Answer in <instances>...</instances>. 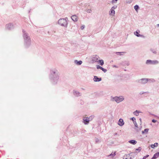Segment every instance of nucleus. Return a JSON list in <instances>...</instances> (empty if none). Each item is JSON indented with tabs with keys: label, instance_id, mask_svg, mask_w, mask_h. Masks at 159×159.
<instances>
[{
	"label": "nucleus",
	"instance_id": "49530a36",
	"mask_svg": "<svg viewBox=\"0 0 159 159\" xmlns=\"http://www.w3.org/2000/svg\"><path fill=\"white\" fill-rule=\"evenodd\" d=\"M134 153H136V152H134Z\"/></svg>",
	"mask_w": 159,
	"mask_h": 159
},
{
	"label": "nucleus",
	"instance_id": "1a4fd4ad",
	"mask_svg": "<svg viewBox=\"0 0 159 159\" xmlns=\"http://www.w3.org/2000/svg\"><path fill=\"white\" fill-rule=\"evenodd\" d=\"M73 94L74 96L76 97H79L81 96V93L79 91L75 90H74L73 91Z\"/></svg>",
	"mask_w": 159,
	"mask_h": 159
},
{
	"label": "nucleus",
	"instance_id": "5701e85b",
	"mask_svg": "<svg viewBox=\"0 0 159 159\" xmlns=\"http://www.w3.org/2000/svg\"><path fill=\"white\" fill-rule=\"evenodd\" d=\"M140 112V111H138V110H136V111L134 112L133 114L136 116H138L139 115V113Z\"/></svg>",
	"mask_w": 159,
	"mask_h": 159
},
{
	"label": "nucleus",
	"instance_id": "c03bdc74",
	"mask_svg": "<svg viewBox=\"0 0 159 159\" xmlns=\"http://www.w3.org/2000/svg\"><path fill=\"white\" fill-rule=\"evenodd\" d=\"M127 66H128V65H129V63H127Z\"/></svg>",
	"mask_w": 159,
	"mask_h": 159
},
{
	"label": "nucleus",
	"instance_id": "20e7f679",
	"mask_svg": "<svg viewBox=\"0 0 159 159\" xmlns=\"http://www.w3.org/2000/svg\"><path fill=\"white\" fill-rule=\"evenodd\" d=\"M67 18L60 19L58 21V24L61 26L66 27L67 26L68 23L66 19Z\"/></svg>",
	"mask_w": 159,
	"mask_h": 159
},
{
	"label": "nucleus",
	"instance_id": "473e14b6",
	"mask_svg": "<svg viewBox=\"0 0 159 159\" xmlns=\"http://www.w3.org/2000/svg\"><path fill=\"white\" fill-rule=\"evenodd\" d=\"M99 139L98 138H96L95 139V142L96 143H97L99 142Z\"/></svg>",
	"mask_w": 159,
	"mask_h": 159
},
{
	"label": "nucleus",
	"instance_id": "79ce46f5",
	"mask_svg": "<svg viewBox=\"0 0 159 159\" xmlns=\"http://www.w3.org/2000/svg\"><path fill=\"white\" fill-rule=\"evenodd\" d=\"M157 27H159V24H157Z\"/></svg>",
	"mask_w": 159,
	"mask_h": 159
},
{
	"label": "nucleus",
	"instance_id": "f3484780",
	"mask_svg": "<svg viewBox=\"0 0 159 159\" xmlns=\"http://www.w3.org/2000/svg\"><path fill=\"white\" fill-rule=\"evenodd\" d=\"M71 19L74 21H77L78 20L77 16L75 15H73L71 16Z\"/></svg>",
	"mask_w": 159,
	"mask_h": 159
},
{
	"label": "nucleus",
	"instance_id": "2eb2a0df",
	"mask_svg": "<svg viewBox=\"0 0 159 159\" xmlns=\"http://www.w3.org/2000/svg\"><path fill=\"white\" fill-rule=\"evenodd\" d=\"M97 69H100L102 70L105 73L107 71V70L106 69H104L102 67L99 66V65L97 66Z\"/></svg>",
	"mask_w": 159,
	"mask_h": 159
},
{
	"label": "nucleus",
	"instance_id": "39448f33",
	"mask_svg": "<svg viewBox=\"0 0 159 159\" xmlns=\"http://www.w3.org/2000/svg\"><path fill=\"white\" fill-rule=\"evenodd\" d=\"M93 116H90L89 117H84L83 118V122L85 125H88L90 121H91L90 119Z\"/></svg>",
	"mask_w": 159,
	"mask_h": 159
},
{
	"label": "nucleus",
	"instance_id": "7c9ffc66",
	"mask_svg": "<svg viewBox=\"0 0 159 159\" xmlns=\"http://www.w3.org/2000/svg\"><path fill=\"white\" fill-rule=\"evenodd\" d=\"M134 125L135 127H138V125L137 124L136 122V121H135V122H134Z\"/></svg>",
	"mask_w": 159,
	"mask_h": 159
},
{
	"label": "nucleus",
	"instance_id": "c85d7f7f",
	"mask_svg": "<svg viewBox=\"0 0 159 159\" xmlns=\"http://www.w3.org/2000/svg\"><path fill=\"white\" fill-rule=\"evenodd\" d=\"M141 150V148L140 147H139L138 148L136 149L135 150L136 151H138L139 152Z\"/></svg>",
	"mask_w": 159,
	"mask_h": 159
},
{
	"label": "nucleus",
	"instance_id": "aec40b11",
	"mask_svg": "<svg viewBox=\"0 0 159 159\" xmlns=\"http://www.w3.org/2000/svg\"><path fill=\"white\" fill-rule=\"evenodd\" d=\"M158 143H155L154 144H152L151 145V147L152 148H154L155 147H157L158 145Z\"/></svg>",
	"mask_w": 159,
	"mask_h": 159
},
{
	"label": "nucleus",
	"instance_id": "423d86ee",
	"mask_svg": "<svg viewBox=\"0 0 159 159\" xmlns=\"http://www.w3.org/2000/svg\"><path fill=\"white\" fill-rule=\"evenodd\" d=\"M117 8L116 5H114L111 8L110 11L109 12V14L112 16H114L115 14V11L114 9Z\"/></svg>",
	"mask_w": 159,
	"mask_h": 159
},
{
	"label": "nucleus",
	"instance_id": "4c0bfd02",
	"mask_svg": "<svg viewBox=\"0 0 159 159\" xmlns=\"http://www.w3.org/2000/svg\"><path fill=\"white\" fill-rule=\"evenodd\" d=\"M153 52V53H154V54H156L157 53V52L156 51H152Z\"/></svg>",
	"mask_w": 159,
	"mask_h": 159
},
{
	"label": "nucleus",
	"instance_id": "6e6552de",
	"mask_svg": "<svg viewBox=\"0 0 159 159\" xmlns=\"http://www.w3.org/2000/svg\"><path fill=\"white\" fill-rule=\"evenodd\" d=\"M148 79L147 78L142 79L138 80V82L142 84H145L148 81Z\"/></svg>",
	"mask_w": 159,
	"mask_h": 159
},
{
	"label": "nucleus",
	"instance_id": "f8f14e48",
	"mask_svg": "<svg viewBox=\"0 0 159 159\" xmlns=\"http://www.w3.org/2000/svg\"><path fill=\"white\" fill-rule=\"evenodd\" d=\"M140 32V31L139 30H137V31L134 32V34L137 37H144V36L142 35H141L139 34V33Z\"/></svg>",
	"mask_w": 159,
	"mask_h": 159
},
{
	"label": "nucleus",
	"instance_id": "ddd939ff",
	"mask_svg": "<svg viewBox=\"0 0 159 159\" xmlns=\"http://www.w3.org/2000/svg\"><path fill=\"white\" fill-rule=\"evenodd\" d=\"M93 80L95 82H99L102 80V78H98V76H94Z\"/></svg>",
	"mask_w": 159,
	"mask_h": 159
},
{
	"label": "nucleus",
	"instance_id": "bb28decb",
	"mask_svg": "<svg viewBox=\"0 0 159 159\" xmlns=\"http://www.w3.org/2000/svg\"><path fill=\"white\" fill-rule=\"evenodd\" d=\"M148 81H150L152 82H154L155 81V80L153 79H148Z\"/></svg>",
	"mask_w": 159,
	"mask_h": 159
},
{
	"label": "nucleus",
	"instance_id": "0eeeda50",
	"mask_svg": "<svg viewBox=\"0 0 159 159\" xmlns=\"http://www.w3.org/2000/svg\"><path fill=\"white\" fill-rule=\"evenodd\" d=\"M147 64H157L159 63V61L157 60L152 61L150 60H147L146 62Z\"/></svg>",
	"mask_w": 159,
	"mask_h": 159
},
{
	"label": "nucleus",
	"instance_id": "9b49d317",
	"mask_svg": "<svg viewBox=\"0 0 159 159\" xmlns=\"http://www.w3.org/2000/svg\"><path fill=\"white\" fill-rule=\"evenodd\" d=\"M99 57L98 56L95 55L93 56L92 58V61L93 62H96L98 61V60Z\"/></svg>",
	"mask_w": 159,
	"mask_h": 159
},
{
	"label": "nucleus",
	"instance_id": "c9c22d12",
	"mask_svg": "<svg viewBox=\"0 0 159 159\" xmlns=\"http://www.w3.org/2000/svg\"><path fill=\"white\" fill-rule=\"evenodd\" d=\"M156 121H157V120L154 119H153L152 120V122L153 123H155L156 122Z\"/></svg>",
	"mask_w": 159,
	"mask_h": 159
},
{
	"label": "nucleus",
	"instance_id": "f03ea898",
	"mask_svg": "<svg viewBox=\"0 0 159 159\" xmlns=\"http://www.w3.org/2000/svg\"><path fill=\"white\" fill-rule=\"evenodd\" d=\"M23 37L24 41V45L25 48L29 47L31 44L30 38L25 31L23 30Z\"/></svg>",
	"mask_w": 159,
	"mask_h": 159
},
{
	"label": "nucleus",
	"instance_id": "a18cd8bd",
	"mask_svg": "<svg viewBox=\"0 0 159 159\" xmlns=\"http://www.w3.org/2000/svg\"><path fill=\"white\" fill-rule=\"evenodd\" d=\"M123 159H127V158H125L124 157Z\"/></svg>",
	"mask_w": 159,
	"mask_h": 159
},
{
	"label": "nucleus",
	"instance_id": "dca6fc26",
	"mask_svg": "<svg viewBox=\"0 0 159 159\" xmlns=\"http://www.w3.org/2000/svg\"><path fill=\"white\" fill-rule=\"evenodd\" d=\"M74 63L77 65H81L82 63V61H78L77 60L74 61Z\"/></svg>",
	"mask_w": 159,
	"mask_h": 159
},
{
	"label": "nucleus",
	"instance_id": "2f4dec72",
	"mask_svg": "<svg viewBox=\"0 0 159 159\" xmlns=\"http://www.w3.org/2000/svg\"><path fill=\"white\" fill-rule=\"evenodd\" d=\"M85 27V25H82L81 27V29L82 30H83L84 28Z\"/></svg>",
	"mask_w": 159,
	"mask_h": 159
},
{
	"label": "nucleus",
	"instance_id": "f704fd0d",
	"mask_svg": "<svg viewBox=\"0 0 159 159\" xmlns=\"http://www.w3.org/2000/svg\"><path fill=\"white\" fill-rule=\"evenodd\" d=\"M129 153V154H126V155H125V156H126V157H129L130 156V154L131 153Z\"/></svg>",
	"mask_w": 159,
	"mask_h": 159
},
{
	"label": "nucleus",
	"instance_id": "a211bd4d",
	"mask_svg": "<svg viewBox=\"0 0 159 159\" xmlns=\"http://www.w3.org/2000/svg\"><path fill=\"white\" fill-rule=\"evenodd\" d=\"M159 156V152H158L155 153L153 155V157L151 159H156Z\"/></svg>",
	"mask_w": 159,
	"mask_h": 159
},
{
	"label": "nucleus",
	"instance_id": "7ed1b4c3",
	"mask_svg": "<svg viewBox=\"0 0 159 159\" xmlns=\"http://www.w3.org/2000/svg\"><path fill=\"white\" fill-rule=\"evenodd\" d=\"M124 99V98L123 96H115V97L111 96V101H115L117 103H120Z\"/></svg>",
	"mask_w": 159,
	"mask_h": 159
},
{
	"label": "nucleus",
	"instance_id": "37998d69",
	"mask_svg": "<svg viewBox=\"0 0 159 159\" xmlns=\"http://www.w3.org/2000/svg\"><path fill=\"white\" fill-rule=\"evenodd\" d=\"M139 120H140V122H141V120H142L141 119V118H140L139 119Z\"/></svg>",
	"mask_w": 159,
	"mask_h": 159
},
{
	"label": "nucleus",
	"instance_id": "c756f323",
	"mask_svg": "<svg viewBox=\"0 0 159 159\" xmlns=\"http://www.w3.org/2000/svg\"><path fill=\"white\" fill-rule=\"evenodd\" d=\"M149 156V155H147L146 156H144L143 158V159H146V158H147V157H148Z\"/></svg>",
	"mask_w": 159,
	"mask_h": 159
},
{
	"label": "nucleus",
	"instance_id": "cd10ccee",
	"mask_svg": "<svg viewBox=\"0 0 159 159\" xmlns=\"http://www.w3.org/2000/svg\"><path fill=\"white\" fill-rule=\"evenodd\" d=\"M130 120H132L133 121V123L136 121H135V118L134 117H133L131 118Z\"/></svg>",
	"mask_w": 159,
	"mask_h": 159
},
{
	"label": "nucleus",
	"instance_id": "a878e982",
	"mask_svg": "<svg viewBox=\"0 0 159 159\" xmlns=\"http://www.w3.org/2000/svg\"><path fill=\"white\" fill-rule=\"evenodd\" d=\"M134 9H135V10L136 11H137L139 9V7L138 5H136L134 6Z\"/></svg>",
	"mask_w": 159,
	"mask_h": 159
},
{
	"label": "nucleus",
	"instance_id": "b1692460",
	"mask_svg": "<svg viewBox=\"0 0 159 159\" xmlns=\"http://www.w3.org/2000/svg\"><path fill=\"white\" fill-rule=\"evenodd\" d=\"M149 130V129H144V131H142V134H144V133L145 132L146 133H147L148 131Z\"/></svg>",
	"mask_w": 159,
	"mask_h": 159
},
{
	"label": "nucleus",
	"instance_id": "6ab92c4d",
	"mask_svg": "<svg viewBox=\"0 0 159 159\" xmlns=\"http://www.w3.org/2000/svg\"><path fill=\"white\" fill-rule=\"evenodd\" d=\"M129 143L133 145H135L137 143V141L134 140H131L129 141Z\"/></svg>",
	"mask_w": 159,
	"mask_h": 159
},
{
	"label": "nucleus",
	"instance_id": "4468645a",
	"mask_svg": "<svg viewBox=\"0 0 159 159\" xmlns=\"http://www.w3.org/2000/svg\"><path fill=\"white\" fill-rule=\"evenodd\" d=\"M118 124V125L120 126H122L124 124L123 120L122 119H120L119 120Z\"/></svg>",
	"mask_w": 159,
	"mask_h": 159
},
{
	"label": "nucleus",
	"instance_id": "de8ad7c7",
	"mask_svg": "<svg viewBox=\"0 0 159 159\" xmlns=\"http://www.w3.org/2000/svg\"><path fill=\"white\" fill-rule=\"evenodd\" d=\"M158 118H159V117H158Z\"/></svg>",
	"mask_w": 159,
	"mask_h": 159
},
{
	"label": "nucleus",
	"instance_id": "58836bf2",
	"mask_svg": "<svg viewBox=\"0 0 159 159\" xmlns=\"http://www.w3.org/2000/svg\"><path fill=\"white\" fill-rule=\"evenodd\" d=\"M113 67H116V68H118V66H116V65H113Z\"/></svg>",
	"mask_w": 159,
	"mask_h": 159
},
{
	"label": "nucleus",
	"instance_id": "e433bc0d",
	"mask_svg": "<svg viewBox=\"0 0 159 159\" xmlns=\"http://www.w3.org/2000/svg\"><path fill=\"white\" fill-rule=\"evenodd\" d=\"M93 116V117H91V118L90 119V120H92V119L94 117V116Z\"/></svg>",
	"mask_w": 159,
	"mask_h": 159
},
{
	"label": "nucleus",
	"instance_id": "72a5a7b5",
	"mask_svg": "<svg viewBox=\"0 0 159 159\" xmlns=\"http://www.w3.org/2000/svg\"><path fill=\"white\" fill-rule=\"evenodd\" d=\"M87 12L88 13H91V10L90 9H88L87 10Z\"/></svg>",
	"mask_w": 159,
	"mask_h": 159
},
{
	"label": "nucleus",
	"instance_id": "9d476101",
	"mask_svg": "<svg viewBox=\"0 0 159 159\" xmlns=\"http://www.w3.org/2000/svg\"><path fill=\"white\" fill-rule=\"evenodd\" d=\"M6 27L7 29L11 30L13 28V25L12 23H10L6 25Z\"/></svg>",
	"mask_w": 159,
	"mask_h": 159
},
{
	"label": "nucleus",
	"instance_id": "ea45409f",
	"mask_svg": "<svg viewBox=\"0 0 159 159\" xmlns=\"http://www.w3.org/2000/svg\"><path fill=\"white\" fill-rule=\"evenodd\" d=\"M145 93L144 92H140L139 94H143V93Z\"/></svg>",
	"mask_w": 159,
	"mask_h": 159
},
{
	"label": "nucleus",
	"instance_id": "a19ab883",
	"mask_svg": "<svg viewBox=\"0 0 159 159\" xmlns=\"http://www.w3.org/2000/svg\"><path fill=\"white\" fill-rule=\"evenodd\" d=\"M117 135V133H115L114 134V135Z\"/></svg>",
	"mask_w": 159,
	"mask_h": 159
},
{
	"label": "nucleus",
	"instance_id": "4be33fe9",
	"mask_svg": "<svg viewBox=\"0 0 159 159\" xmlns=\"http://www.w3.org/2000/svg\"><path fill=\"white\" fill-rule=\"evenodd\" d=\"M98 63L100 64L101 66H102L104 64V61L102 60H99L98 61Z\"/></svg>",
	"mask_w": 159,
	"mask_h": 159
},
{
	"label": "nucleus",
	"instance_id": "412c9836",
	"mask_svg": "<svg viewBox=\"0 0 159 159\" xmlns=\"http://www.w3.org/2000/svg\"><path fill=\"white\" fill-rule=\"evenodd\" d=\"M125 53V52H116V53L117 55L121 56L123 55V54Z\"/></svg>",
	"mask_w": 159,
	"mask_h": 159
},
{
	"label": "nucleus",
	"instance_id": "f257e3e1",
	"mask_svg": "<svg viewBox=\"0 0 159 159\" xmlns=\"http://www.w3.org/2000/svg\"><path fill=\"white\" fill-rule=\"evenodd\" d=\"M49 77L52 81H53L55 84L56 83L59 78L58 71L55 69L51 70Z\"/></svg>",
	"mask_w": 159,
	"mask_h": 159
},
{
	"label": "nucleus",
	"instance_id": "393cba45",
	"mask_svg": "<svg viewBox=\"0 0 159 159\" xmlns=\"http://www.w3.org/2000/svg\"><path fill=\"white\" fill-rule=\"evenodd\" d=\"M116 155V152H115L113 153H111L108 156V157H114Z\"/></svg>",
	"mask_w": 159,
	"mask_h": 159
}]
</instances>
